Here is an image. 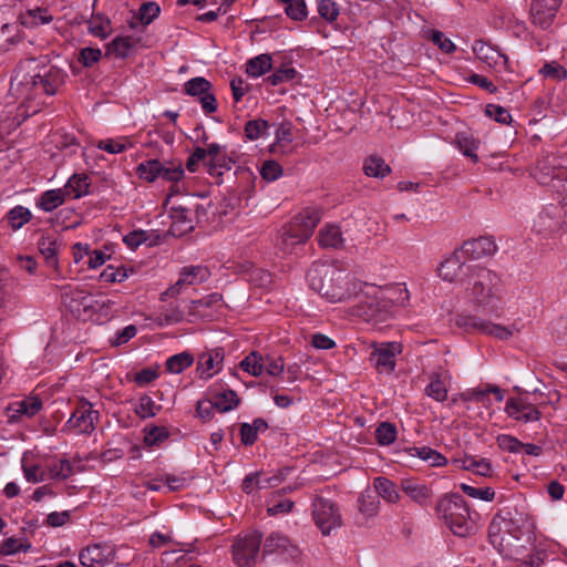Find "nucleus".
<instances>
[{"label":"nucleus","mask_w":567,"mask_h":567,"mask_svg":"<svg viewBox=\"0 0 567 567\" xmlns=\"http://www.w3.org/2000/svg\"><path fill=\"white\" fill-rule=\"evenodd\" d=\"M66 74L55 68L42 64L37 59L21 61L10 81V94L22 103L43 95H53L63 85Z\"/></svg>","instance_id":"1"},{"label":"nucleus","mask_w":567,"mask_h":567,"mask_svg":"<svg viewBox=\"0 0 567 567\" xmlns=\"http://www.w3.org/2000/svg\"><path fill=\"white\" fill-rule=\"evenodd\" d=\"M311 289L327 301L352 306L364 282L334 266L317 265L308 272Z\"/></svg>","instance_id":"2"},{"label":"nucleus","mask_w":567,"mask_h":567,"mask_svg":"<svg viewBox=\"0 0 567 567\" xmlns=\"http://www.w3.org/2000/svg\"><path fill=\"white\" fill-rule=\"evenodd\" d=\"M466 295L476 306L494 307L504 296L505 287L502 278L493 270L474 266L468 268Z\"/></svg>","instance_id":"3"},{"label":"nucleus","mask_w":567,"mask_h":567,"mask_svg":"<svg viewBox=\"0 0 567 567\" xmlns=\"http://www.w3.org/2000/svg\"><path fill=\"white\" fill-rule=\"evenodd\" d=\"M435 513L454 535L465 537L475 529L470 507L463 496L457 493L441 496L436 502Z\"/></svg>","instance_id":"4"},{"label":"nucleus","mask_w":567,"mask_h":567,"mask_svg":"<svg viewBox=\"0 0 567 567\" xmlns=\"http://www.w3.org/2000/svg\"><path fill=\"white\" fill-rule=\"evenodd\" d=\"M382 292V287L364 282L354 303L349 307L350 315L362 318L367 322H385L391 318V312Z\"/></svg>","instance_id":"5"},{"label":"nucleus","mask_w":567,"mask_h":567,"mask_svg":"<svg viewBox=\"0 0 567 567\" xmlns=\"http://www.w3.org/2000/svg\"><path fill=\"white\" fill-rule=\"evenodd\" d=\"M320 220V208L307 207L302 209L281 234V248L284 251L290 252L296 245L306 243L312 236Z\"/></svg>","instance_id":"6"},{"label":"nucleus","mask_w":567,"mask_h":567,"mask_svg":"<svg viewBox=\"0 0 567 567\" xmlns=\"http://www.w3.org/2000/svg\"><path fill=\"white\" fill-rule=\"evenodd\" d=\"M136 174L147 183H154L161 178L176 184L184 178L185 169L179 159L161 161L152 158L140 163L136 167Z\"/></svg>","instance_id":"7"},{"label":"nucleus","mask_w":567,"mask_h":567,"mask_svg":"<svg viewBox=\"0 0 567 567\" xmlns=\"http://www.w3.org/2000/svg\"><path fill=\"white\" fill-rule=\"evenodd\" d=\"M312 517L322 535H329L333 529L341 527L342 515L336 502L317 494L312 498Z\"/></svg>","instance_id":"8"},{"label":"nucleus","mask_w":567,"mask_h":567,"mask_svg":"<svg viewBox=\"0 0 567 567\" xmlns=\"http://www.w3.org/2000/svg\"><path fill=\"white\" fill-rule=\"evenodd\" d=\"M567 168V158L555 154H546L537 159L532 175L542 185L555 187V182L564 175Z\"/></svg>","instance_id":"9"},{"label":"nucleus","mask_w":567,"mask_h":567,"mask_svg":"<svg viewBox=\"0 0 567 567\" xmlns=\"http://www.w3.org/2000/svg\"><path fill=\"white\" fill-rule=\"evenodd\" d=\"M262 540L261 533L254 530L238 536L231 545L234 563L239 567H250L256 563Z\"/></svg>","instance_id":"10"},{"label":"nucleus","mask_w":567,"mask_h":567,"mask_svg":"<svg viewBox=\"0 0 567 567\" xmlns=\"http://www.w3.org/2000/svg\"><path fill=\"white\" fill-rule=\"evenodd\" d=\"M528 532L527 518L520 513L511 511L496 514L488 526V536H524Z\"/></svg>","instance_id":"11"},{"label":"nucleus","mask_w":567,"mask_h":567,"mask_svg":"<svg viewBox=\"0 0 567 567\" xmlns=\"http://www.w3.org/2000/svg\"><path fill=\"white\" fill-rule=\"evenodd\" d=\"M240 400L237 392H218L215 398L199 400L196 406V413L199 419L207 422L214 416V412L225 413L239 404Z\"/></svg>","instance_id":"12"},{"label":"nucleus","mask_w":567,"mask_h":567,"mask_svg":"<svg viewBox=\"0 0 567 567\" xmlns=\"http://www.w3.org/2000/svg\"><path fill=\"white\" fill-rule=\"evenodd\" d=\"M115 554L113 545L95 543L79 551V560L82 567H105L114 561Z\"/></svg>","instance_id":"13"},{"label":"nucleus","mask_w":567,"mask_h":567,"mask_svg":"<svg viewBox=\"0 0 567 567\" xmlns=\"http://www.w3.org/2000/svg\"><path fill=\"white\" fill-rule=\"evenodd\" d=\"M209 271L203 266H187L179 272L178 280L161 295V300L166 301L167 298L178 296L186 286L198 285L209 278Z\"/></svg>","instance_id":"14"},{"label":"nucleus","mask_w":567,"mask_h":567,"mask_svg":"<svg viewBox=\"0 0 567 567\" xmlns=\"http://www.w3.org/2000/svg\"><path fill=\"white\" fill-rule=\"evenodd\" d=\"M401 353V346L396 342H384L373 346L370 361L379 373H391L395 368V358Z\"/></svg>","instance_id":"15"},{"label":"nucleus","mask_w":567,"mask_h":567,"mask_svg":"<svg viewBox=\"0 0 567 567\" xmlns=\"http://www.w3.org/2000/svg\"><path fill=\"white\" fill-rule=\"evenodd\" d=\"M564 225L563 207L549 205L545 207L534 220V229L544 237L558 234Z\"/></svg>","instance_id":"16"},{"label":"nucleus","mask_w":567,"mask_h":567,"mask_svg":"<svg viewBox=\"0 0 567 567\" xmlns=\"http://www.w3.org/2000/svg\"><path fill=\"white\" fill-rule=\"evenodd\" d=\"M489 543L493 545L495 549L505 558H520L519 556L526 551V544H529L532 540L530 535H528L525 539L523 536L512 535V536H499V535H489Z\"/></svg>","instance_id":"17"},{"label":"nucleus","mask_w":567,"mask_h":567,"mask_svg":"<svg viewBox=\"0 0 567 567\" xmlns=\"http://www.w3.org/2000/svg\"><path fill=\"white\" fill-rule=\"evenodd\" d=\"M264 555H280L284 559H296L299 556V549L291 540L279 532L270 533L265 542L262 548Z\"/></svg>","instance_id":"18"},{"label":"nucleus","mask_w":567,"mask_h":567,"mask_svg":"<svg viewBox=\"0 0 567 567\" xmlns=\"http://www.w3.org/2000/svg\"><path fill=\"white\" fill-rule=\"evenodd\" d=\"M42 409V401L39 396H28L10 403L6 410L9 423L20 422L23 417L31 419Z\"/></svg>","instance_id":"19"},{"label":"nucleus","mask_w":567,"mask_h":567,"mask_svg":"<svg viewBox=\"0 0 567 567\" xmlns=\"http://www.w3.org/2000/svg\"><path fill=\"white\" fill-rule=\"evenodd\" d=\"M561 0H533L530 17L535 25L543 30L548 29L556 17Z\"/></svg>","instance_id":"20"},{"label":"nucleus","mask_w":567,"mask_h":567,"mask_svg":"<svg viewBox=\"0 0 567 567\" xmlns=\"http://www.w3.org/2000/svg\"><path fill=\"white\" fill-rule=\"evenodd\" d=\"M505 412L509 417L525 423L537 421L540 417V412L522 395V392L507 400Z\"/></svg>","instance_id":"21"},{"label":"nucleus","mask_w":567,"mask_h":567,"mask_svg":"<svg viewBox=\"0 0 567 567\" xmlns=\"http://www.w3.org/2000/svg\"><path fill=\"white\" fill-rule=\"evenodd\" d=\"M476 59L495 71L506 70L507 56L491 44L476 40L472 45Z\"/></svg>","instance_id":"22"},{"label":"nucleus","mask_w":567,"mask_h":567,"mask_svg":"<svg viewBox=\"0 0 567 567\" xmlns=\"http://www.w3.org/2000/svg\"><path fill=\"white\" fill-rule=\"evenodd\" d=\"M458 250L465 259H480L492 256L497 251V245L491 236H481L471 240H466Z\"/></svg>","instance_id":"23"},{"label":"nucleus","mask_w":567,"mask_h":567,"mask_svg":"<svg viewBox=\"0 0 567 567\" xmlns=\"http://www.w3.org/2000/svg\"><path fill=\"white\" fill-rule=\"evenodd\" d=\"M224 350L215 348L198 355L197 373L202 379H209L216 374L223 365Z\"/></svg>","instance_id":"24"},{"label":"nucleus","mask_w":567,"mask_h":567,"mask_svg":"<svg viewBox=\"0 0 567 567\" xmlns=\"http://www.w3.org/2000/svg\"><path fill=\"white\" fill-rule=\"evenodd\" d=\"M400 487L406 496L422 507L427 506L433 497L432 489L414 478L401 480Z\"/></svg>","instance_id":"25"},{"label":"nucleus","mask_w":567,"mask_h":567,"mask_svg":"<svg viewBox=\"0 0 567 567\" xmlns=\"http://www.w3.org/2000/svg\"><path fill=\"white\" fill-rule=\"evenodd\" d=\"M173 219L171 231L176 236L187 234L195 228V220L192 216V209L182 205L174 206L171 212Z\"/></svg>","instance_id":"26"},{"label":"nucleus","mask_w":567,"mask_h":567,"mask_svg":"<svg viewBox=\"0 0 567 567\" xmlns=\"http://www.w3.org/2000/svg\"><path fill=\"white\" fill-rule=\"evenodd\" d=\"M465 264V257L456 249L450 257L441 262L439 276L445 281L453 282L461 276Z\"/></svg>","instance_id":"27"},{"label":"nucleus","mask_w":567,"mask_h":567,"mask_svg":"<svg viewBox=\"0 0 567 567\" xmlns=\"http://www.w3.org/2000/svg\"><path fill=\"white\" fill-rule=\"evenodd\" d=\"M99 419V411L92 409V403L85 402L82 408L76 410L70 421L74 422L81 433H90L94 430V424Z\"/></svg>","instance_id":"28"},{"label":"nucleus","mask_w":567,"mask_h":567,"mask_svg":"<svg viewBox=\"0 0 567 567\" xmlns=\"http://www.w3.org/2000/svg\"><path fill=\"white\" fill-rule=\"evenodd\" d=\"M221 295L214 292L202 299L189 301V303L186 306L187 320L192 322L197 318L206 317L204 309L217 305L218 302L221 301Z\"/></svg>","instance_id":"29"},{"label":"nucleus","mask_w":567,"mask_h":567,"mask_svg":"<svg viewBox=\"0 0 567 567\" xmlns=\"http://www.w3.org/2000/svg\"><path fill=\"white\" fill-rule=\"evenodd\" d=\"M382 295L384 297V302L388 303L391 316L393 315V308L395 306L404 307L408 305L410 299L409 290L404 285L384 287Z\"/></svg>","instance_id":"30"},{"label":"nucleus","mask_w":567,"mask_h":567,"mask_svg":"<svg viewBox=\"0 0 567 567\" xmlns=\"http://www.w3.org/2000/svg\"><path fill=\"white\" fill-rule=\"evenodd\" d=\"M65 199L66 196L62 188L49 189L40 195L35 202V206L45 213H51L64 204Z\"/></svg>","instance_id":"31"},{"label":"nucleus","mask_w":567,"mask_h":567,"mask_svg":"<svg viewBox=\"0 0 567 567\" xmlns=\"http://www.w3.org/2000/svg\"><path fill=\"white\" fill-rule=\"evenodd\" d=\"M135 146V142L130 136H117L100 140L96 144L99 150L109 154H121Z\"/></svg>","instance_id":"32"},{"label":"nucleus","mask_w":567,"mask_h":567,"mask_svg":"<svg viewBox=\"0 0 567 567\" xmlns=\"http://www.w3.org/2000/svg\"><path fill=\"white\" fill-rule=\"evenodd\" d=\"M373 487L378 498L382 497L388 503L395 504L401 498L395 484L384 476L374 478Z\"/></svg>","instance_id":"33"},{"label":"nucleus","mask_w":567,"mask_h":567,"mask_svg":"<svg viewBox=\"0 0 567 567\" xmlns=\"http://www.w3.org/2000/svg\"><path fill=\"white\" fill-rule=\"evenodd\" d=\"M89 177L84 174L72 175L62 188L66 197L80 198L89 193Z\"/></svg>","instance_id":"34"},{"label":"nucleus","mask_w":567,"mask_h":567,"mask_svg":"<svg viewBox=\"0 0 567 567\" xmlns=\"http://www.w3.org/2000/svg\"><path fill=\"white\" fill-rule=\"evenodd\" d=\"M520 558H513L517 561V567H542L548 558V553L545 548L534 545L528 553L524 551Z\"/></svg>","instance_id":"35"},{"label":"nucleus","mask_w":567,"mask_h":567,"mask_svg":"<svg viewBox=\"0 0 567 567\" xmlns=\"http://www.w3.org/2000/svg\"><path fill=\"white\" fill-rule=\"evenodd\" d=\"M453 463L463 470L473 471L481 476H489L492 472L491 463L486 458L475 460L473 456H465L463 458H454Z\"/></svg>","instance_id":"36"},{"label":"nucleus","mask_w":567,"mask_h":567,"mask_svg":"<svg viewBox=\"0 0 567 567\" xmlns=\"http://www.w3.org/2000/svg\"><path fill=\"white\" fill-rule=\"evenodd\" d=\"M272 68V59L270 54L262 53L246 62V73L250 78H259L268 73Z\"/></svg>","instance_id":"37"},{"label":"nucleus","mask_w":567,"mask_h":567,"mask_svg":"<svg viewBox=\"0 0 567 567\" xmlns=\"http://www.w3.org/2000/svg\"><path fill=\"white\" fill-rule=\"evenodd\" d=\"M380 499L374 491L364 489L358 497V509L365 517H373L379 513Z\"/></svg>","instance_id":"38"},{"label":"nucleus","mask_w":567,"mask_h":567,"mask_svg":"<svg viewBox=\"0 0 567 567\" xmlns=\"http://www.w3.org/2000/svg\"><path fill=\"white\" fill-rule=\"evenodd\" d=\"M319 244L326 248H341L343 246L342 231L337 225H326L320 229Z\"/></svg>","instance_id":"39"},{"label":"nucleus","mask_w":567,"mask_h":567,"mask_svg":"<svg viewBox=\"0 0 567 567\" xmlns=\"http://www.w3.org/2000/svg\"><path fill=\"white\" fill-rule=\"evenodd\" d=\"M363 172L369 177L384 178L391 173V168L383 158L371 155L363 162Z\"/></svg>","instance_id":"40"},{"label":"nucleus","mask_w":567,"mask_h":567,"mask_svg":"<svg viewBox=\"0 0 567 567\" xmlns=\"http://www.w3.org/2000/svg\"><path fill=\"white\" fill-rule=\"evenodd\" d=\"M238 368L252 377H259L265 368L264 357L258 351H251L239 362Z\"/></svg>","instance_id":"41"},{"label":"nucleus","mask_w":567,"mask_h":567,"mask_svg":"<svg viewBox=\"0 0 567 567\" xmlns=\"http://www.w3.org/2000/svg\"><path fill=\"white\" fill-rule=\"evenodd\" d=\"M135 48V40L132 37H116L107 45V53L115 58L128 56Z\"/></svg>","instance_id":"42"},{"label":"nucleus","mask_w":567,"mask_h":567,"mask_svg":"<svg viewBox=\"0 0 567 567\" xmlns=\"http://www.w3.org/2000/svg\"><path fill=\"white\" fill-rule=\"evenodd\" d=\"M194 363V355L188 351H183L171 355L165 362V369L169 373L178 374Z\"/></svg>","instance_id":"43"},{"label":"nucleus","mask_w":567,"mask_h":567,"mask_svg":"<svg viewBox=\"0 0 567 567\" xmlns=\"http://www.w3.org/2000/svg\"><path fill=\"white\" fill-rule=\"evenodd\" d=\"M455 144L464 156L471 158L474 163L478 161V156L476 154L477 142L473 138L472 135L467 133L456 134Z\"/></svg>","instance_id":"44"},{"label":"nucleus","mask_w":567,"mask_h":567,"mask_svg":"<svg viewBox=\"0 0 567 567\" xmlns=\"http://www.w3.org/2000/svg\"><path fill=\"white\" fill-rule=\"evenodd\" d=\"M52 21V14H50L48 9L44 8L28 10L25 14L22 16V24L25 27H39L42 24H48Z\"/></svg>","instance_id":"45"},{"label":"nucleus","mask_w":567,"mask_h":567,"mask_svg":"<svg viewBox=\"0 0 567 567\" xmlns=\"http://www.w3.org/2000/svg\"><path fill=\"white\" fill-rule=\"evenodd\" d=\"M186 317L187 312L184 309L178 305L171 303L162 309L158 320L161 326H169L183 321Z\"/></svg>","instance_id":"46"},{"label":"nucleus","mask_w":567,"mask_h":567,"mask_svg":"<svg viewBox=\"0 0 567 567\" xmlns=\"http://www.w3.org/2000/svg\"><path fill=\"white\" fill-rule=\"evenodd\" d=\"M485 321L486 319L468 313H460L455 318L456 326L466 332L482 333Z\"/></svg>","instance_id":"47"},{"label":"nucleus","mask_w":567,"mask_h":567,"mask_svg":"<svg viewBox=\"0 0 567 567\" xmlns=\"http://www.w3.org/2000/svg\"><path fill=\"white\" fill-rule=\"evenodd\" d=\"M270 124L262 118L250 120L245 125V136L250 141H257L268 135Z\"/></svg>","instance_id":"48"},{"label":"nucleus","mask_w":567,"mask_h":567,"mask_svg":"<svg viewBox=\"0 0 567 567\" xmlns=\"http://www.w3.org/2000/svg\"><path fill=\"white\" fill-rule=\"evenodd\" d=\"M212 90V84L203 76H196L184 84V92L190 96H197L198 100Z\"/></svg>","instance_id":"49"},{"label":"nucleus","mask_w":567,"mask_h":567,"mask_svg":"<svg viewBox=\"0 0 567 567\" xmlns=\"http://www.w3.org/2000/svg\"><path fill=\"white\" fill-rule=\"evenodd\" d=\"M169 437V431L165 426H146L144 429V443L146 446H159Z\"/></svg>","instance_id":"50"},{"label":"nucleus","mask_w":567,"mask_h":567,"mask_svg":"<svg viewBox=\"0 0 567 567\" xmlns=\"http://www.w3.org/2000/svg\"><path fill=\"white\" fill-rule=\"evenodd\" d=\"M396 426L390 422H382L375 429V440L380 445L386 446L396 440Z\"/></svg>","instance_id":"51"},{"label":"nucleus","mask_w":567,"mask_h":567,"mask_svg":"<svg viewBox=\"0 0 567 567\" xmlns=\"http://www.w3.org/2000/svg\"><path fill=\"white\" fill-rule=\"evenodd\" d=\"M48 471L52 480H66L73 474V466L68 460H59L50 464Z\"/></svg>","instance_id":"52"},{"label":"nucleus","mask_w":567,"mask_h":567,"mask_svg":"<svg viewBox=\"0 0 567 567\" xmlns=\"http://www.w3.org/2000/svg\"><path fill=\"white\" fill-rule=\"evenodd\" d=\"M207 165L208 173L212 176H221L224 172L231 169L233 161L224 152L220 155L210 158Z\"/></svg>","instance_id":"53"},{"label":"nucleus","mask_w":567,"mask_h":567,"mask_svg":"<svg viewBox=\"0 0 567 567\" xmlns=\"http://www.w3.org/2000/svg\"><path fill=\"white\" fill-rule=\"evenodd\" d=\"M297 75V71L292 66H284L280 69H277L272 74L267 76L265 79V82H267L271 86H277L282 83L290 82L293 80Z\"/></svg>","instance_id":"54"},{"label":"nucleus","mask_w":567,"mask_h":567,"mask_svg":"<svg viewBox=\"0 0 567 567\" xmlns=\"http://www.w3.org/2000/svg\"><path fill=\"white\" fill-rule=\"evenodd\" d=\"M31 219V212L23 206H16L8 213V221L13 229H19Z\"/></svg>","instance_id":"55"},{"label":"nucleus","mask_w":567,"mask_h":567,"mask_svg":"<svg viewBox=\"0 0 567 567\" xmlns=\"http://www.w3.org/2000/svg\"><path fill=\"white\" fill-rule=\"evenodd\" d=\"M482 333L498 340H507L513 336V328L486 320Z\"/></svg>","instance_id":"56"},{"label":"nucleus","mask_w":567,"mask_h":567,"mask_svg":"<svg viewBox=\"0 0 567 567\" xmlns=\"http://www.w3.org/2000/svg\"><path fill=\"white\" fill-rule=\"evenodd\" d=\"M539 73L553 81H563L567 78V70L556 61L545 63L540 68Z\"/></svg>","instance_id":"57"},{"label":"nucleus","mask_w":567,"mask_h":567,"mask_svg":"<svg viewBox=\"0 0 567 567\" xmlns=\"http://www.w3.org/2000/svg\"><path fill=\"white\" fill-rule=\"evenodd\" d=\"M451 386L452 378L449 371L440 369L432 374L431 381L426 385L425 390H447Z\"/></svg>","instance_id":"58"},{"label":"nucleus","mask_w":567,"mask_h":567,"mask_svg":"<svg viewBox=\"0 0 567 567\" xmlns=\"http://www.w3.org/2000/svg\"><path fill=\"white\" fill-rule=\"evenodd\" d=\"M318 13L322 19L332 23L340 14V8L333 0H318Z\"/></svg>","instance_id":"59"},{"label":"nucleus","mask_w":567,"mask_h":567,"mask_svg":"<svg viewBox=\"0 0 567 567\" xmlns=\"http://www.w3.org/2000/svg\"><path fill=\"white\" fill-rule=\"evenodd\" d=\"M460 487L463 493L472 498L492 502L495 497V492L491 487H474L465 483H462Z\"/></svg>","instance_id":"60"},{"label":"nucleus","mask_w":567,"mask_h":567,"mask_svg":"<svg viewBox=\"0 0 567 567\" xmlns=\"http://www.w3.org/2000/svg\"><path fill=\"white\" fill-rule=\"evenodd\" d=\"M161 406L157 405L148 395H142L135 412L142 419L155 416Z\"/></svg>","instance_id":"61"},{"label":"nucleus","mask_w":567,"mask_h":567,"mask_svg":"<svg viewBox=\"0 0 567 567\" xmlns=\"http://www.w3.org/2000/svg\"><path fill=\"white\" fill-rule=\"evenodd\" d=\"M429 39L444 53H453L456 50L453 41L447 38L442 31H430Z\"/></svg>","instance_id":"62"},{"label":"nucleus","mask_w":567,"mask_h":567,"mask_svg":"<svg viewBox=\"0 0 567 567\" xmlns=\"http://www.w3.org/2000/svg\"><path fill=\"white\" fill-rule=\"evenodd\" d=\"M40 251L44 257L47 265L56 269L59 265L56 243L53 240L42 241L40 244Z\"/></svg>","instance_id":"63"},{"label":"nucleus","mask_w":567,"mask_h":567,"mask_svg":"<svg viewBox=\"0 0 567 567\" xmlns=\"http://www.w3.org/2000/svg\"><path fill=\"white\" fill-rule=\"evenodd\" d=\"M416 451H417L419 457L424 461L430 462V464L432 466H442L447 463V458L444 455H442L441 453H439L435 450H432L431 447L423 446V447L416 449Z\"/></svg>","instance_id":"64"}]
</instances>
